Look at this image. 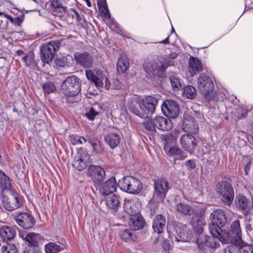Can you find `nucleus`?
Segmentation results:
<instances>
[{
  "label": "nucleus",
  "mask_w": 253,
  "mask_h": 253,
  "mask_svg": "<svg viewBox=\"0 0 253 253\" xmlns=\"http://www.w3.org/2000/svg\"><path fill=\"white\" fill-rule=\"evenodd\" d=\"M97 2L99 8L102 7L104 8V16H105L106 18L110 19L111 18V14L107 7L106 1H105V3H104V4L102 0H97Z\"/></svg>",
  "instance_id": "8fccbe9b"
},
{
  "label": "nucleus",
  "mask_w": 253,
  "mask_h": 253,
  "mask_svg": "<svg viewBox=\"0 0 253 253\" xmlns=\"http://www.w3.org/2000/svg\"><path fill=\"white\" fill-rule=\"evenodd\" d=\"M182 128L186 132L196 134L198 132V124L195 118L187 115L184 117L182 122Z\"/></svg>",
  "instance_id": "aec40b11"
},
{
  "label": "nucleus",
  "mask_w": 253,
  "mask_h": 253,
  "mask_svg": "<svg viewBox=\"0 0 253 253\" xmlns=\"http://www.w3.org/2000/svg\"><path fill=\"white\" fill-rule=\"evenodd\" d=\"M180 143L182 148L190 154L195 151L197 145L195 138L190 133L181 135L180 138Z\"/></svg>",
  "instance_id": "2eb2a0df"
},
{
  "label": "nucleus",
  "mask_w": 253,
  "mask_h": 253,
  "mask_svg": "<svg viewBox=\"0 0 253 253\" xmlns=\"http://www.w3.org/2000/svg\"><path fill=\"white\" fill-rule=\"evenodd\" d=\"M243 253H253V244L249 245L244 242V244H241Z\"/></svg>",
  "instance_id": "864d4df0"
},
{
  "label": "nucleus",
  "mask_w": 253,
  "mask_h": 253,
  "mask_svg": "<svg viewBox=\"0 0 253 253\" xmlns=\"http://www.w3.org/2000/svg\"><path fill=\"white\" fill-rule=\"evenodd\" d=\"M216 190L224 205L230 206L234 198V192L231 184L226 181H221L216 185Z\"/></svg>",
  "instance_id": "423d86ee"
},
{
  "label": "nucleus",
  "mask_w": 253,
  "mask_h": 253,
  "mask_svg": "<svg viewBox=\"0 0 253 253\" xmlns=\"http://www.w3.org/2000/svg\"><path fill=\"white\" fill-rule=\"evenodd\" d=\"M144 223V220L140 213L130 216L128 221L129 226L134 230L141 229Z\"/></svg>",
  "instance_id": "473e14b6"
},
{
  "label": "nucleus",
  "mask_w": 253,
  "mask_h": 253,
  "mask_svg": "<svg viewBox=\"0 0 253 253\" xmlns=\"http://www.w3.org/2000/svg\"><path fill=\"white\" fill-rule=\"evenodd\" d=\"M145 128L151 131H154L156 130V126L155 124V119L153 120H149L144 123Z\"/></svg>",
  "instance_id": "5fc2aeb1"
},
{
  "label": "nucleus",
  "mask_w": 253,
  "mask_h": 253,
  "mask_svg": "<svg viewBox=\"0 0 253 253\" xmlns=\"http://www.w3.org/2000/svg\"><path fill=\"white\" fill-rule=\"evenodd\" d=\"M0 187L2 188L1 193L13 189L9 177L1 170H0Z\"/></svg>",
  "instance_id": "72a5a7b5"
},
{
  "label": "nucleus",
  "mask_w": 253,
  "mask_h": 253,
  "mask_svg": "<svg viewBox=\"0 0 253 253\" xmlns=\"http://www.w3.org/2000/svg\"><path fill=\"white\" fill-rule=\"evenodd\" d=\"M198 87L200 90H205L207 88L213 87L211 79L205 73L200 75L198 80Z\"/></svg>",
  "instance_id": "c756f323"
},
{
  "label": "nucleus",
  "mask_w": 253,
  "mask_h": 253,
  "mask_svg": "<svg viewBox=\"0 0 253 253\" xmlns=\"http://www.w3.org/2000/svg\"><path fill=\"white\" fill-rule=\"evenodd\" d=\"M42 88L45 93L49 94L53 92L56 89V87L53 83L47 82L43 84Z\"/></svg>",
  "instance_id": "a18cd8bd"
},
{
  "label": "nucleus",
  "mask_w": 253,
  "mask_h": 253,
  "mask_svg": "<svg viewBox=\"0 0 253 253\" xmlns=\"http://www.w3.org/2000/svg\"><path fill=\"white\" fill-rule=\"evenodd\" d=\"M246 230L247 234L250 236H253V229L252 228L251 225L249 223H246Z\"/></svg>",
  "instance_id": "680f3d73"
},
{
  "label": "nucleus",
  "mask_w": 253,
  "mask_h": 253,
  "mask_svg": "<svg viewBox=\"0 0 253 253\" xmlns=\"http://www.w3.org/2000/svg\"><path fill=\"white\" fill-rule=\"evenodd\" d=\"M203 65L201 61L197 58L190 57L189 60L188 71L191 76L202 71Z\"/></svg>",
  "instance_id": "2f4dec72"
},
{
  "label": "nucleus",
  "mask_w": 253,
  "mask_h": 253,
  "mask_svg": "<svg viewBox=\"0 0 253 253\" xmlns=\"http://www.w3.org/2000/svg\"><path fill=\"white\" fill-rule=\"evenodd\" d=\"M32 57L31 55H25L22 57V61L25 62L26 66H28L30 65L32 61Z\"/></svg>",
  "instance_id": "bf43d9fd"
},
{
  "label": "nucleus",
  "mask_w": 253,
  "mask_h": 253,
  "mask_svg": "<svg viewBox=\"0 0 253 253\" xmlns=\"http://www.w3.org/2000/svg\"><path fill=\"white\" fill-rule=\"evenodd\" d=\"M183 94L188 99H193L196 95V89L192 85H187L184 88Z\"/></svg>",
  "instance_id": "c03bdc74"
},
{
  "label": "nucleus",
  "mask_w": 253,
  "mask_h": 253,
  "mask_svg": "<svg viewBox=\"0 0 253 253\" xmlns=\"http://www.w3.org/2000/svg\"><path fill=\"white\" fill-rule=\"evenodd\" d=\"M211 223L209 225V230L211 235L218 237L222 231L221 227L226 223V216L224 211L219 209L213 211L210 215Z\"/></svg>",
  "instance_id": "20e7f679"
},
{
  "label": "nucleus",
  "mask_w": 253,
  "mask_h": 253,
  "mask_svg": "<svg viewBox=\"0 0 253 253\" xmlns=\"http://www.w3.org/2000/svg\"><path fill=\"white\" fill-rule=\"evenodd\" d=\"M106 204L107 207L115 213L120 207V198L116 194L106 196Z\"/></svg>",
  "instance_id": "a878e982"
},
{
  "label": "nucleus",
  "mask_w": 253,
  "mask_h": 253,
  "mask_svg": "<svg viewBox=\"0 0 253 253\" xmlns=\"http://www.w3.org/2000/svg\"><path fill=\"white\" fill-rule=\"evenodd\" d=\"M87 141L86 139L84 136H80L78 135H73L71 137L72 143L75 145L77 144H82L84 143Z\"/></svg>",
  "instance_id": "09e8293b"
},
{
  "label": "nucleus",
  "mask_w": 253,
  "mask_h": 253,
  "mask_svg": "<svg viewBox=\"0 0 253 253\" xmlns=\"http://www.w3.org/2000/svg\"><path fill=\"white\" fill-rule=\"evenodd\" d=\"M170 188V185L164 178L158 179L154 182L155 194L162 199L165 198L168 190Z\"/></svg>",
  "instance_id": "f3484780"
},
{
  "label": "nucleus",
  "mask_w": 253,
  "mask_h": 253,
  "mask_svg": "<svg viewBox=\"0 0 253 253\" xmlns=\"http://www.w3.org/2000/svg\"><path fill=\"white\" fill-rule=\"evenodd\" d=\"M164 150L169 156H174L175 160H184L187 157L186 153L177 146L167 144L164 146Z\"/></svg>",
  "instance_id": "a211bd4d"
},
{
  "label": "nucleus",
  "mask_w": 253,
  "mask_h": 253,
  "mask_svg": "<svg viewBox=\"0 0 253 253\" xmlns=\"http://www.w3.org/2000/svg\"><path fill=\"white\" fill-rule=\"evenodd\" d=\"M177 54L172 52L166 57H161L146 62L143 65L144 69L147 73H153L159 77L163 76L167 68L174 64V60L177 57Z\"/></svg>",
  "instance_id": "f03ea898"
},
{
  "label": "nucleus",
  "mask_w": 253,
  "mask_h": 253,
  "mask_svg": "<svg viewBox=\"0 0 253 253\" xmlns=\"http://www.w3.org/2000/svg\"><path fill=\"white\" fill-rule=\"evenodd\" d=\"M253 8V2L252 0H245V7L244 12Z\"/></svg>",
  "instance_id": "052dcab7"
},
{
  "label": "nucleus",
  "mask_w": 253,
  "mask_h": 253,
  "mask_svg": "<svg viewBox=\"0 0 253 253\" xmlns=\"http://www.w3.org/2000/svg\"><path fill=\"white\" fill-rule=\"evenodd\" d=\"M88 175L91 178L95 187H99L104 180L106 172L104 169L99 166L90 165L87 169Z\"/></svg>",
  "instance_id": "ddd939ff"
},
{
  "label": "nucleus",
  "mask_w": 253,
  "mask_h": 253,
  "mask_svg": "<svg viewBox=\"0 0 253 253\" xmlns=\"http://www.w3.org/2000/svg\"><path fill=\"white\" fill-rule=\"evenodd\" d=\"M87 142L91 145L93 152L99 154L103 152L102 144L98 139L89 138L87 139Z\"/></svg>",
  "instance_id": "58836bf2"
},
{
  "label": "nucleus",
  "mask_w": 253,
  "mask_h": 253,
  "mask_svg": "<svg viewBox=\"0 0 253 253\" xmlns=\"http://www.w3.org/2000/svg\"><path fill=\"white\" fill-rule=\"evenodd\" d=\"M71 11L72 12V16L74 18H75L76 20L78 22L82 21L83 17V15L80 14L75 9L71 8Z\"/></svg>",
  "instance_id": "4d7b16f0"
},
{
  "label": "nucleus",
  "mask_w": 253,
  "mask_h": 253,
  "mask_svg": "<svg viewBox=\"0 0 253 253\" xmlns=\"http://www.w3.org/2000/svg\"><path fill=\"white\" fill-rule=\"evenodd\" d=\"M118 186L123 191L130 194H138L142 190L141 182L132 176H124L118 181Z\"/></svg>",
  "instance_id": "39448f33"
},
{
  "label": "nucleus",
  "mask_w": 253,
  "mask_h": 253,
  "mask_svg": "<svg viewBox=\"0 0 253 253\" xmlns=\"http://www.w3.org/2000/svg\"><path fill=\"white\" fill-rule=\"evenodd\" d=\"M59 244L54 242H49L44 246L46 253H58L65 247V241L62 239L58 242Z\"/></svg>",
  "instance_id": "c85d7f7f"
},
{
  "label": "nucleus",
  "mask_w": 253,
  "mask_h": 253,
  "mask_svg": "<svg viewBox=\"0 0 253 253\" xmlns=\"http://www.w3.org/2000/svg\"><path fill=\"white\" fill-rule=\"evenodd\" d=\"M218 237L222 243L230 242L231 244H244V242L242 239V230L239 220L236 219L231 223L229 232L222 230Z\"/></svg>",
  "instance_id": "7ed1b4c3"
},
{
  "label": "nucleus",
  "mask_w": 253,
  "mask_h": 253,
  "mask_svg": "<svg viewBox=\"0 0 253 253\" xmlns=\"http://www.w3.org/2000/svg\"><path fill=\"white\" fill-rule=\"evenodd\" d=\"M176 141V139L173 135L171 134H167L165 136L164 145L167 144L170 145L171 143H174Z\"/></svg>",
  "instance_id": "6e6d98bb"
},
{
  "label": "nucleus",
  "mask_w": 253,
  "mask_h": 253,
  "mask_svg": "<svg viewBox=\"0 0 253 253\" xmlns=\"http://www.w3.org/2000/svg\"><path fill=\"white\" fill-rule=\"evenodd\" d=\"M4 17L7 18L11 23L13 22L14 18L6 13L4 14Z\"/></svg>",
  "instance_id": "774afa93"
},
{
  "label": "nucleus",
  "mask_w": 253,
  "mask_h": 253,
  "mask_svg": "<svg viewBox=\"0 0 253 253\" xmlns=\"http://www.w3.org/2000/svg\"><path fill=\"white\" fill-rule=\"evenodd\" d=\"M169 237L173 244L179 242H189L192 237L191 231L188 230L186 225L178 224L174 228L171 234L169 233Z\"/></svg>",
  "instance_id": "1a4fd4ad"
},
{
  "label": "nucleus",
  "mask_w": 253,
  "mask_h": 253,
  "mask_svg": "<svg viewBox=\"0 0 253 253\" xmlns=\"http://www.w3.org/2000/svg\"><path fill=\"white\" fill-rule=\"evenodd\" d=\"M171 86L174 90H178L182 87V82L180 79L176 75H172L169 78Z\"/></svg>",
  "instance_id": "79ce46f5"
},
{
  "label": "nucleus",
  "mask_w": 253,
  "mask_h": 253,
  "mask_svg": "<svg viewBox=\"0 0 253 253\" xmlns=\"http://www.w3.org/2000/svg\"><path fill=\"white\" fill-rule=\"evenodd\" d=\"M125 211L130 215V217L139 213L138 209L133 200H125L124 204Z\"/></svg>",
  "instance_id": "f704fd0d"
},
{
  "label": "nucleus",
  "mask_w": 253,
  "mask_h": 253,
  "mask_svg": "<svg viewBox=\"0 0 253 253\" xmlns=\"http://www.w3.org/2000/svg\"><path fill=\"white\" fill-rule=\"evenodd\" d=\"M74 56L78 64L85 68L91 67L93 58L90 54L86 52L82 53H76Z\"/></svg>",
  "instance_id": "4be33fe9"
},
{
  "label": "nucleus",
  "mask_w": 253,
  "mask_h": 253,
  "mask_svg": "<svg viewBox=\"0 0 253 253\" xmlns=\"http://www.w3.org/2000/svg\"><path fill=\"white\" fill-rule=\"evenodd\" d=\"M120 135L116 133H110L105 136V140L110 148H115L120 142Z\"/></svg>",
  "instance_id": "c9c22d12"
},
{
  "label": "nucleus",
  "mask_w": 253,
  "mask_h": 253,
  "mask_svg": "<svg viewBox=\"0 0 253 253\" xmlns=\"http://www.w3.org/2000/svg\"><path fill=\"white\" fill-rule=\"evenodd\" d=\"M61 90L67 96H76L81 91L79 79L74 76L67 77L61 85Z\"/></svg>",
  "instance_id": "9d476101"
},
{
  "label": "nucleus",
  "mask_w": 253,
  "mask_h": 253,
  "mask_svg": "<svg viewBox=\"0 0 253 253\" xmlns=\"http://www.w3.org/2000/svg\"><path fill=\"white\" fill-rule=\"evenodd\" d=\"M220 242V238L212 235L211 237L207 235H201L196 241L198 247L201 250L206 252L208 249L215 248L219 245Z\"/></svg>",
  "instance_id": "f8f14e48"
},
{
  "label": "nucleus",
  "mask_w": 253,
  "mask_h": 253,
  "mask_svg": "<svg viewBox=\"0 0 253 253\" xmlns=\"http://www.w3.org/2000/svg\"><path fill=\"white\" fill-rule=\"evenodd\" d=\"M133 233L132 230L126 229L120 231L119 235L122 240L127 242L132 240Z\"/></svg>",
  "instance_id": "a19ab883"
},
{
  "label": "nucleus",
  "mask_w": 253,
  "mask_h": 253,
  "mask_svg": "<svg viewBox=\"0 0 253 253\" xmlns=\"http://www.w3.org/2000/svg\"><path fill=\"white\" fill-rule=\"evenodd\" d=\"M2 253H17L16 246L14 244H7L1 247Z\"/></svg>",
  "instance_id": "de8ad7c7"
},
{
  "label": "nucleus",
  "mask_w": 253,
  "mask_h": 253,
  "mask_svg": "<svg viewBox=\"0 0 253 253\" xmlns=\"http://www.w3.org/2000/svg\"><path fill=\"white\" fill-rule=\"evenodd\" d=\"M206 209L205 206H200L198 207L196 213L191 218L193 224H204L206 223L205 213Z\"/></svg>",
  "instance_id": "7c9ffc66"
},
{
  "label": "nucleus",
  "mask_w": 253,
  "mask_h": 253,
  "mask_svg": "<svg viewBox=\"0 0 253 253\" xmlns=\"http://www.w3.org/2000/svg\"><path fill=\"white\" fill-rule=\"evenodd\" d=\"M61 42L59 41H52L42 44L40 47L41 59L45 63H49L54 58Z\"/></svg>",
  "instance_id": "0eeeda50"
},
{
  "label": "nucleus",
  "mask_w": 253,
  "mask_h": 253,
  "mask_svg": "<svg viewBox=\"0 0 253 253\" xmlns=\"http://www.w3.org/2000/svg\"><path fill=\"white\" fill-rule=\"evenodd\" d=\"M185 166L188 169H194L196 167V163L195 160H189L186 161L185 164Z\"/></svg>",
  "instance_id": "13d9d810"
},
{
  "label": "nucleus",
  "mask_w": 253,
  "mask_h": 253,
  "mask_svg": "<svg viewBox=\"0 0 253 253\" xmlns=\"http://www.w3.org/2000/svg\"><path fill=\"white\" fill-rule=\"evenodd\" d=\"M9 196L2 195L1 204L7 211H12L20 208L22 204V200L17 192L13 189L6 191Z\"/></svg>",
  "instance_id": "6e6552de"
},
{
  "label": "nucleus",
  "mask_w": 253,
  "mask_h": 253,
  "mask_svg": "<svg viewBox=\"0 0 253 253\" xmlns=\"http://www.w3.org/2000/svg\"><path fill=\"white\" fill-rule=\"evenodd\" d=\"M16 233L15 227L3 226L0 228V236L4 242H7L12 239Z\"/></svg>",
  "instance_id": "cd10ccee"
},
{
  "label": "nucleus",
  "mask_w": 253,
  "mask_h": 253,
  "mask_svg": "<svg viewBox=\"0 0 253 253\" xmlns=\"http://www.w3.org/2000/svg\"><path fill=\"white\" fill-rule=\"evenodd\" d=\"M235 202L236 206L242 211L248 209L250 205V201L246 197L241 194L236 196Z\"/></svg>",
  "instance_id": "e433bc0d"
},
{
  "label": "nucleus",
  "mask_w": 253,
  "mask_h": 253,
  "mask_svg": "<svg viewBox=\"0 0 253 253\" xmlns=\"http://www.w3.org/2000/svg\"><path fill=\"white\" fill-rule=\"evenodd\" d=\"M165 217L162 214L157 215L154 218L152 227L154 232L160 234L163 233L166 227Z\"/></svg>",
  "instance_id": "bb28decb"
},
{
  "label": "nucleus",
  "mask_w": 253,
  "mask_h": 253,
  "mask_svg": "<svg viewBox=\"0 0 253 253\" xmlns=\"http://www.w3.org/2000/svg\"><path fill=\"white\" fill-rule=\"evenodd\" d=\"M161 109L164 115L169 118H175L179 114V105L172 99L165 100L161 106Z\"/></svg>",
  "instance_id": "4468645a"
},
{
  "label": "nucleus",
  "mask_w": 253,
  "mask_h": 253,
  "mask_svg": "<svg viewBox=\"0 0 253 253\" xmlns=\"http://www.w3.org/2000/svg\"><path fill=\"white\" fill-rule=\"evenodd\" d=\"M23 253H42L40 247L27 246L23 250Z\"/></svg>",
  "instance_id": "603ef678"
},
{
  "label": "nucleus",
  "mask_w": 253,
  "mask_h": 253,
  "mask_svg": "<svg viewBox=\"0 0 253 253\" xmlns=\"http://www.w3.org/2000/svg\"><path fill=\"white\" fill-rule=\"evenodd\" d=\"M22 21L23 20L21 18L17 17L14 18L12 24H13L15 25L19 26L21 25V23L22 22Z\"/></svg>",
  "instance_id": "69168bd1"
},
{
  "label": "nucleus",
  "mask_w": 253,
  "mask_h": 253,
  "mask_svg": "<svg viewBox=\"0 0 253 253\" xmlns=\"http://www.w3.org/2000/svg\"><path fill=\"white\" fill-rule=\"evenodd\" d=\"M51 5L54 8V11L58 12L60 15L66 12V7L63 5L60 0H51Z\"/></svg>",
  "instance_id": "ea45409f"
},
{
  "label": "nucleus",
  "mask_w": 253,
  "mask_h": 253,
  "mask_svg": "<svg viewBox=\"0 0 253 253\" xmlns=\"http://www.w3.org/2000/svg\"><path fill=\"white\" fill-rule=\"evenodd\" d=\"M129 67V62L127 57L125 55L121 56L118 60L117 70L120 73L126 71Z\"/></svg>",
  "instance_id": "4c0bfd02"
},
{
  "label": "nucleus",
  "mask_w": 253,
  "mask_h": 253,
  "mask_svg": "<svg viewBox=\"0 0 253 253\" xmlns=\"http://www.w3.org/2000/svg\"><path fill=\"white\" fill-rule=\"evenodd\" d=\"M240 245L232 244L228 246L224 250V253H242V249Z\"/></svg>",
  "instance_id": "37998d69"
},
{
  "label": "nucleus",
  "mask_w": 253,
  "mask_h": 253,
  "mask_svg": "<svg viewBox=\"0 0 253 253\" xmlns=\"http://www.w3.org/2000/svg\"><path fill=\"white\" fill-rule=\"evenodd\" d=\"M88 159L89 156L86 152H79L75 157L73 167L78 170H82L86 167Z\"/></svg>",
  "instance_id": "6ab92c4d"
},
{
  "label": "nucleus",
  "mask_w": 253,
  "mask_h": 253,
  "mask_svg": "<svg viewBox=\"0 0 253 253\" xmlns=\"http://www.w3.org/2000/svg\"><path fill=\"white\" fill-rule=\"evenodd\" d=\"M174 209L178 213L185 215H192L195 211V208L194 207L184 201H175Z\"/></svg>",
  "instance_id": "5701e85b"
},
{
  "label": "nucleus",
  "mask_w": 253,
  "mask_h": 253,
  "mask_svg": "<svg viewBox=\"0 0 253 253\" xmlns=\"http://www.w3.org/2000/svg\"><path fill=\"white\" fill-rule=\"evenodd\" d=\"M213 87L211 88H207L205 90H201L204 97L207 101H211L214 99L215 93L213 91Z\"/></svg>",
  "instance_id": "49530a36"
},
{
  "label": "nucleus",
  "mask_w": 253,
  "mask_h": 253,
  "mask_svg": "<svg viewBox=\"0 0 253 253\" xmlns=\"http://www.w3.org/2000/svg\"><path fill=\"white\" fill-rule=\"evenodd\" d=\"M155 124L157 128L163 131L169 130L173 126L172 122L169 119L162 116H157L155 118Z\"/></svg>",
  "instance_id": "393cba45"
},
{
  "label": "nucleus",
  "mask_w": 253,
  "mask_h": 253,
  "mask_svg": "<svg viewBox=\"0 0 253 253\" xmlns=\"http://www.w3.org/2000/svg\"><path fill=\"white\" fill-rule=\"evenodd\" d=\"M163 248L165 251H169L170 248L169 242L168 240H164L163 243Z\"/></svg>",
  "instance_id": "0e129e2a"
},
{
  "label": "nucleus",
  "mask_w": 253,
  "mask_h": 253,
  "mask_svg": "<svg viewBox=\"0 0 253 253\" xmlns=\"http://www.w3.org/2000/svg\"><path fill=\"white\" fill-rule=\"evenodd\" d=\"M100 186L99 190L102 194L106 196L110 195L116 190L117 183L115 177H111Z\"/></svg>",
  "instance_id": "412c9836"
},
{
  "label": "nucleus",
  "mask_w": 253,
  "mask_h": 253,
  "mask_svg": "<svg viewBox=\"0 0 253 253\" xmlns=\"http://www.w3.org/2000/svg\"><path fill=\"white\" fill-rule=\"evenodd\" d=\"M247 114L245 110H244L243 109H241L238 112L237 118L239 119H241L246 118L247 116Z\"/></svg>",
  "instance_id": "e2e57ef3"
},
{
  "label": "nucleus",
  "mask_w": 253,
  "mask_h": 253,
  "mask_svg": "<svg viewBox=\"0 0 253 253\" xmlns=\"http://www.w3.org/2000/svg\"><path fill=\"white\" fill-rule=\"evenodd\" d=\"M157 97L148 96L140 98L137 96L128 99L127 106L128 110L134 115L141 118L150 117L155 112L158 105Z\"/></svg>",
  "instance_id": "f257e3e1"
},
{
  "label": "nucleus",
  "mask_w": 253,
  "mask_h": 253,
  "mask_svg": "<svg viewBox=\"0 0 253 253\" xmlns=\"http://www.w3.org/2000/svg\"><path fill=\"white\" fill-rule=\"evenodd\" d=\"M85 74L87 79L93 82L96 87L99 89L103 88V82H105V88L108 89L110 82L105 73L100 70H97L94 74L91 70H86Z\"/></svg>",
  "instance_id": "9b49d317"
},
{
  "label": "nucleus",
  "mask_w": 253,
  "mask_h": 253,
  "mask_svg": "<svg viewBox=\"0 0 253 253\" xmlns=\"http://www.w3.org/2000/svg\"><path fill=\"white\" fill-rule=\"evenodd\" d=\"M19 236L28 244V246L39 247V243L42 241V237L39 234L31 232L25 236L20 234Z\"/></svg>",
  "instance_id": "b1692460"
},
{
  "label": "nucleus",
  "mask_w": 253,
  "mask_h": 253,
  "mask_svg": "<svg viewBox=\"0 0 253 253\" xmlns=\"http://www.w3.org/2000/svg\"><path fill=\"white\" fill-rule=\"evenodd\" d=\"M99 114V112L96 111L94 108L91 107L88 112L84 114V116L89 121H93L95 116Z\"/></svg>",
  "instance_id": "3c124183"
},
{
  "label": "nucleus",
  "mask_w": 253,
  "mask_h": 253,
  "mask_svg": "<svg viewBox=\"0 0 253 253\" xmlns=\"http://www.w3.org/2000/svg\"><path fill=\"white\" fill-rule=\"evenodd\" d=\"M15 219L19 226L26 229L32 228L35 224V219L33 216L25 212L19 213L15 216Z\"/></svg>",
  "instance_id": "dca6fc26"
},
{
  "label": "nucleus",
  "mask_w": 253,
  "mask_h": 253,
  "mask_svg": "<svg viewBox=\"0 0 253 253\" xmlns=\"http://www.w3.org/2000/svg\"><path fill=\"white\" fill-rule=\"evenodd\" d=\"M197 226H195L194 228V230L196 232H197L198 234H201L203 231V229L201 225L203 224H197Z\"/></svg>",
  "instance_id": "338daca9"
}]
</instances>
